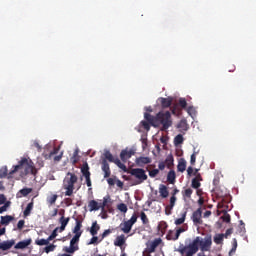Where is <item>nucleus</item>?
Returning a JSON list of instances; mask_svg holds the SVG:
<instances>
[{
    "label": "nucleus",
    "instance_id": "1",
    "mask_svg": "<svg viewBox=\"0 0 256 256\" xmlns=\"http://www.w3.org/2000/svg\"><path fill=\"white\" fill-rule=\"evenodd\" d=\"M213 240L211 236L205 237L204 240L200 236L196 237L189 245L180 244L177 251L182 256H193L199 251H210Z\"/></svg>",
    "mask_w": 256,
    "mask_h": 256
},
{
    "label": "nucleus",
    "instance_id": "2",
    "mask_svg": "<svg viewBox=\"0 0 256 256\" xmlns=\"http://www.w3.org/2000/svg\"><path fill=\"white\" fill-rule=\"evenodd\" d=\"M144 118L146 119V122L152 125V127H159V125H162L161 131H167V129L173 125V120H171V112L169 111H160L156 114V116H152L146 112L144 113Z\"/></svg>",
    "mask_w": 256,
    "mask_h": 256
},
{
    "label": "nucleus",
    "instance_id": "3",
    "mask_svg": "<svg viewBox=\"0 0 256 256\" xmlns=\"http://www.w3.org/2000/svg\"><path fill=\"white\" fill-rule=\"evenodd\" d=\"M21 169L24 170L22 172V176L24 177L27 175H33L35 177V175H37V168H35L33 161L27 158H21L18 165L13 166V169L9 172L8 179H13V175H15L17 171H21Z\"/></svg>",
    "mask_w": 256,
    "mask_h": 256
},
{
    "label": "nucleus",
    "instance_id": "4",
    "mask_svg": "<svg viewBox=\"0 0 256 256\" xmlns=\"http://www.w3.org/2000/svg\"><path fill=\"white\" fill-rule=\"evenodd\" d=\"M77 181H79V178L75 173L68 172L66 174L62 185L66 197H71L73 195V191H75V183H77Z\"/></svg>",
    "mask_w": 256,
    "mask_h": 256
},
{
    "label": "nucleus",
    "instance_id": "5",
    "mask_svg": "<svg viewBox=\"0 0 256 256\" xmlns=\"http://www.w3.org/2000/svg\"><path fill=\"white\" fill-rule=\"evenodd\" d=\"M128 174L135 177L134 185H141V183H145L148 179L147 173L142 168H132L128 171Z\"/></svg>",
    "mask_w": 256,
    "mask_h": 256
},
{
    "label": "nucleus",
    "instance_id": "6",
    "mask_svg": "<svg viewBox=\"0 0 256 256\" xmlns=\"http://www.w3.org/2000/svg\"><path fill=\"white\" fill-rule=\"evenodd\" d=\"M185 231H187V226L179 227L176 229V231L169 230L166 235V239L167 241H177V239H179V237L181 236V233H185Z\"/></svg>",
    "mask_w": 256,
    "mask_h": 256
},
{
    "label": "nucleus",
    "instance_id": "7",
    "mask_svg": "<svg viewBox=\"0 0 256 256\" xmlns=\"http://www.w3.org/2000/svg\"><path fill=\"white\" fill-rule=\"evenodd\" d=\"M191 219L194 225H203V210L201 207L192 213Z\"/></svg>",
    "mask_w": 256,
    "mask_h": 256
},
{
    "label": "nucleus",
    "instance_id": "8",
    "mask_svg": "<svg viewBox=\"0 0 256 256\" xmlns=\"http://www.w3.org/2000/svg\"><path fill=\"white\" fill-rule=\"evenodd\" d=\"M59 215H62L60 218H59V223H60V227H58L59 229V233H63V231L65 230V228L67 227V225H69V221H71V218L70 217H67L65 218V210H61L59 212Z\"/></svg>",
    "mask_w": 256,
    "mask_h": 256
},
{
    "label": "nucleus",
    "instance_id": "9",
    "mask_svg": "<svg viewBox=\"0 0 256 256\" xmlns=\"http://www.w3.org/2000/svg\"><path fill=\"white\" fill-rule=\"evenodd\" d=\"M101 165L104 173V179L111 177V168L109 167V162H107L106 159H102Z\"/></svg>",
    "mask_w": 256,
    "mask_h": 256
},
{
    "label": "nucleus",
    "instance_id": "10",
    "mask_svg": "<svg viewBox=\"0 0 256 256\" xmlns=\"http://www.w3.org/2000/svg\"><path fill=\"white\" fill-rule=\"evenodd\" d=\"M13 245H15L14 239L0 242V251H9Z\"/></svg>",
    "mask_w": 256,
    "mask_h": 256
},
{
    "label": "nucleus",
    "instance_id": "11",
    "mask_svg": "<svg viewBox=\"0 0 256 256\" xmlns=\"http://www.w3.org/2000/svg\"><path fill=\"white\" fill-rule=\"evenodd\" d=\"M135 155V151L133 150H122L120 153L121 161H127V159H131Z\"/></svg>",
    "mask_w": 256,
    "mask_h": 256
},
{
    "label": "nucleus",
    "instance_id": "12",
    "mask_svg": "<svg viewBox=\"0 0 256 256\" xmlns=\"http://www.w3.org/2000/svg\"><path fill=\"white\" fill-rule=\"evenodd\" d=\"M159 99H160L162 109H167V108L171 107V105L173 104V98L172 97H168V98L161 97Z\"/></svg>",
    "mask_w": 256,
    "mask_h": 256
},
{
    "label": "nucleus",
    "instance_id": "13",
    "mask_svg": "<svg viewBox=\"0 0 256 256\" xmlns=\"http://www.w3.org/2000/svg\"><path fill=\"white\" fill-rule=\"evenodd\" d=\"M32 241L33 240H31V238L20 241L14 246V249H27V247L31 245Z\"/></svg>",
    "mask_w": 256,
    "mask_h": 256
},
{
    "label": "nucleus",
    "instance_id": "14",
    "mask_svg": "<svg viewBox=\"0 0 256 256\" xmlns=\"http://www.w3.org/2000/svg\"><path fill=\"white\" fill-rule=\"evenodd\" d=\"M161 241H162L161 238H157L153 240L150 246L148 247V253H155V249H157V247L161 245Z\"/></svg>",
    "mask_w": 256,
    "mask_h": 256
},
{
    "label": "nucleus",
    "instance_id": "15",
    "mask_svg": "<svg viewBox=\"0 0 256 256\" xmlns=\"http://www.w3.org/2000/svg\"><path fill=\"white\" fill-rule=\"evenodd\" d=\"M151 163V158L150 157H139L136 159V165L138 167H143V165H149Z\"/></svg>",
    "mask_w": 256,
    "mask_h": 256
},
{
    "label": "nucleus",
    "instance_id": "16",
    "mask_svg": "<svg viewBox=\"0 0 256 256\" xmlns=\"http://www.w3.org/2000/svg\"><path fill=\"white\" fill-rule=\"evenodd\" d=\"M159 193L162 199H167V197H169V189L165 186V184L159 185Z\"/></svg>",
    "mask_w": 256,
    "mask_h": 256
},
{
    "label": "nucleus",
    "instance_id": "17",
    "mask_svg": "<svg viewBox=\"0 0 256 256\" xmlns=\"http://www.w3.org/2000/svg\"><path fill=\"white\" fill-rule=\"evenodd\" d=\"M120 229L123 231V233H131V229H133V226L130 224V222L127 220L124 223L120 224Z\"/></svg>",
    "mask_w": 256,
    "mask_h": 256
},
{
    "label": "nucleus",
    "instance_id": "18",
    "mask_svg": "<svg viewBox=\"0 0 256 256\" xmlns=\"http://www.w3.org/2000/svg\"><path fill=\"white\" fill-rule=\"evenodd\" d=\"M89 211H99V209H102L101 203H98L95 200H91L88 204Z\"/></svg>",
    "mask_w": 256,
    "mask_h": 256
},
{
    "label": "nucleus",
    "instance_id": "19",
    "mask_svg": "<svg viewBox=\"0 0 256 256\" xmlns=\"http://www.w3.org/2000/svg\"><path fill=\"white\" fill-rule=\"evenodd\" d=\"M187 219V210H183L180 213V218L176 219L174 221L175 225H183V223H185V220Z\"/></svg>",
    "mask_w": 256,
    "mask_h": 256
},
{
    "label": "nucleus",
    "instance_id": "20",
    "mask_svg": "<svg viewBox=\"0 0 256 256\" xmlns=\"http://www.w3.org/2000/svg\"><path fill=\"white\" fill-rule=\"evenodd\" d=\"M187 169V161L185 160V158H181L178 161V165H177V170L180 173H184V171Z\"/></svg>",
    "mask_w": 256,
    "mask_h": 256
},
{
    "label": "nucleus",
    "instance_id": "21",
    "mask_svg": "<svg viewBox=\"0 0 256 256\" xmlns=\"http://www.w3.org/2000/svg\"><path fill=\"white\" fill-rule=\"evenodd\" d=\"M125 235L121 234L120 236H117L115 241H114V245L115 247H123V245H125Z\"/></svg>",
    "mask_w": 256,
    "mask_h": 256
},
{
    "label": "nucleus",
    "instance_id": "22",
    "mask_svg": "<svg viewBox=\"0 0 256 256\" xmlns=\"http://www.w3.org/2000/svg\"><path fill=\"white\" fill-rule=\"evenodd\" d=\"M175 179H177V174L175 173V170H170L167 174V181L171 185L175 183Z\"/></svg>",
    "mask_w": 256,
    "mask_h": 256
},
{
    "label": "nucleus",
    "instance_id": "23",
    "mask_svg": "<svg viewBox=\"0 0 256 256\" xmlns=\"http://www.w3.org/2000/svg\"><path fill=\"white\" fill-rule=\"evenodd\" d=\"M13 219H15V218L11 215L1 216L0 223H1V225L7 226V225H9V223L11 221H13Z\"/></svg>",
    "mask_w": 256,
    "mask_h": 256
},
{
    "label": "nucleus",
    "instance_id": "24",
    "mask_svg": "<svg viewBox=\"0 0 256 256\" xmlns=\"http://www.w3.org/2000/svg\"><path fill=\"white\" fill-rule=\"evenodd\" d=\"M113 163H115V165H117V167H119V169H122V171H124V173H129V169L127 168V166L125 164H123L121 162V160H119V158H115V161Z\"/></svg>",
    "mask_w": 256,
    "mask_h": 256
},
{
    "label": "nucleus",
    "instance_id": "25",
    "mask_svg": "<svg viewBox=\"0 0 256 256\" xmlns=\"http://www.w3.org/2000/svg\"><path fill=\"white\" fill-rule=\"evenodd\" d=\"M99 229H101V226H99V224H97V221L92 223V226L90 228V233L93 237H95V235H97Z\"/></svg>",
    "mask_w": 256,
    "mask_h": 256
},
{
    "label": "nucleus",
    "instance_id": "26",
    "mask_svg": "<svg viewBox=\"0 0 256 256\" xmlns=\"http://www.w3.org/2000/svg\"><path fill=\"white\" fill-rule=\"evenodd\" d=\"M30 193H33V188H23L17 194V197H27Z\"/></svg>",
    "mask_w": 256,
    "mask_h": 256
},
{
    "label": "nucleus",
    "instance_id": "27",
    "mask_svg": "<svg viewBox=\"0 0 256 256\" xmlns=\"http://www.w3.org/2000/svg\"><path fill=\"white\" fill-rule=\"evenodd\" d=\"M167 227H169V225L167 224V222L161 221V222L158 224V231H160V233H161L162 235H165V231H167Z\"/></svg>",
    "mask_w": 256,
    "mask_h": 256
},
{
    "label": "nucleus",
    "instance_id": "28",
    "mask_svg": "<svg viewBox=\"0 0 256 256\" xmlns=\"http://www.w3.org/2000/svg\"><path fill=\"white\" fill-rule=\"evenodd\" d=\"M103 156L106 161H109L110 163H114L115 158L113 157V154H111V151L105 150Z\"/></svg>",
    "mask_w": 256,
    "mask_h": 256
},
{
    "label": "nucleus",
    "instance_id": "29",
    "mask_svg": "<svg viewBox=\"0 0 256 256\" xmlns=\"http://www.w3.org/2000/svg\"><path fill=\"white\" fill-rule=\"evenodd\" d=\"M31 211H33V200L26 206L23 212L24 217H29V215H31Z\"/></svg>",
    "mask_w": 256,
    "mask_h": 256
},
{
    "label": "nucleus",
    "instance_id": "30",
    "mask_svg": "<svg viewBox=\"0 0 256 256\" xmlns=\"http://www.w3.org/2000/svg\"><path fill=\"white\" fill-rule=\"evenodd\" d=\"M81 173L84 177H91V172L89 171V164H84L81 168Z\"/></svg>",
    "mask_w": 256,
    "mask_h": 256
},
{
    "label": "nucleus",
    "instance_id": "31",
    "mask_svg": "<svg viewBox=\"0 0 256 256\" xmlns=\"http://www.w3.org/2000/svg\"><path fill=\"white\" fill-rule=\"evenodd\" d=\"M193 195V189L187 188L182 191V197L184 199H191V196Z\"/></svg>",
    "mask_w": 256,
    "mask_h": 256
},
{
    "label": "nucleus",
    "instance_id": "32",
    "mask_svg": "<svg viewBox=\"0 0 256 256\" xmlns=\"http://www.w3.org/2000/svg\"><path fill=\"white\" fill-rule=\"evenodd\" d=\"M223 239H225V234H216L214 236V243H216V245H221Z\"/></svg>",
    "mask_w": 256,
    "mask_h": 256
},
{
    "label": "nucleus",
    "instance_id": "33",
    "mask_svg": "<svg viewBox=\"0 0 256 256\" xmlns=\"http://www.w3.org/2000/svg\"><path fill=\"white\" fill-rule=\"evenodd\" d=\"M173 162H174L173 155H169L166 157L164 163L168 169H171V167H173Z\"/></svg>",
    "mask_w": 256,
    "mask_h": 256
},
{
    "label": "nucleus",
    "instance_id": "34",
    "mask_svg": "<svg viewBox=\"0 0 256 256\" xmlns=\"http://www.w3.org/2000/svg\"><path fill=\"white\" fill-rule=\"evenodd\" d=\"M183 141H185V139L183 138V135L178 134L175 138H174V145L177 147L179 145H182Z\"/></svg>",
    "mask_w": 256,
    "mask_h": 256
},
{
    "label": "nucleus",
    "instance_id": "35",
    "mask_svg": "<svg viewBox=\"0 0 256 256\" xmlns=\"http://www.w3.org/2000/svg\"><path fill=\"white\" fill-rule=\"evenodd\" d=\"M73 165H76V163H79V150H75L73 153V156L70 158Z\"/></svg>",
    "mask_w": 256,
    "mask_h": 256
},
{
    "label": "nucleus",
    "instance_id": "36",
    "mask_svg": "<svg viewBox=\"0 0 256 256\" xmlns=\"http://www.w3.org/2000/svg\"><path fill=\"white\" fill-rule=\"evenodd\" d=\"M4 177H7L9 179V173L7 170V166L0 168V179H4Z\"/></svg>",
    "mask_w": 256,
    "mask_h": 256
},
{
    "label": "nucleus",
    "instance_id": "37",
    "mask_svg": "<svg viewBox=\"0 0 256 256\" xmlns=\"http://www.w3.org/2000/svg\"><path fill=\"white\" fill-rule=\"evenodd\" d=\"M197 155H199V150L194 149L193 154L190 157V164L191 165H195V163L197 161Z\"/></svg>",
    "mask_w": 256,
    "mask_h": 256
},
{
    "label": "nucleus",
    "instance_id": "38",
    "mask_svg": "<svg viewBox=\"0 0 256 256\" xmlns=\"http://www.w3.org/2000/svg\"><path fill=\"white\" fill-rule=\"evenodd\" d=\"M35 243L37 244V245H39L40 247H42L43 245H49V238H47V239H37L36 241H35Z\"/></svg>",
    "mask_w": 256,
    "mask_h": 256
},
{
    "label": "nucleus",
    "instance_id": "39",
    "mask_svg": "<svg viewBox=\"0 0 256 256\" xmlns=\"http://www.w3.org/2000/svg\"><path fill=\"white\" fill-rule=\"evenodd\" d=\"M178 129H182V131H187V121L186 120H181L178 125Z\"/></svg>",
    "mask_w": 256,
    "mask_h": 256
},
{
    "label": "nucleus",
    "instance_id": "40",
    "mask_svg": "<svg viewBox=\"0 0 256 256\" xmlns=\"http://www.w3.org/2000/svg\"><path fill=\"white\" fill-rule=\"evenodd\" d=\"M117 209H118V211H121V213H127V211H128L127 204H125V203L118 204Z\"/></svg>",
    "mask_w": 256,
    "mask_h": 256
},
{
    "label": "nucleus",
    "instance_id": "41",
    "mask_svg": "<svg viewBox=\"0 0 256 256\" xmlns=\"http://www.w3.org/2000/svg\"><path fill=\"white\" fill-rule=\"evenodd\" d=\"M140 219L143 225H149V218H147V214H145V212H141Z\"/></svg>",
    "mask_w": 256,
    "mask_h": 256
},
{
    "label": "nucleus",
    "instance_id": "42",
    "mask_svg": "<svg viewBox=\"0 0 256 256\" xmlns=\"http://www.w3.org/2000/svg\"><path fill=\"white\" fill-rule=\"evenodd\" d=\"M77 249H79V247L74 246V245H70V247H65L64 251L66 253H75V251H77Z\"/></svg>",
    "mask_w": 256,
    "mask_h": 256
},
{
    "label": "nucleus",
    "instance_id": "43",
    "mask_svg": "<svg viewBox=\"0 0 256 256\" xmlns=\"http://www.w3.org/2000/svg\"><path fill=\"white\" fill-rule=\"evenodd\" d=\"M58 197L59 196H57V194H53L50 197H48L47 201L50 205H55Z\"/></svg>",
    "mask_w": 256,
    "mask_h": 256
},
{
    "label": "nucleus",
    "instance_id": "44",
    "mask_svg": "<svg viewBox=\"0 0 256 256\" xmlns=\"http://www.w3.org/2000/svg\"><path fill=\"white\" fill-rule=\"evenodd\" d=\"M9 207H11V201H6V203H4L2 207H0V214L5 213V211H7Z\"/></svg>",
    "mask_w": 256,
    "mask_h": 256
},
{
    "label": "nucleus",
    "instance_id": "45",
    "mask_svg": "<svg viewBox=\"0 0 256 256\" xmlns=\"http://www.w3.org/2000/svg\"><path fill=\"white\" fill-rule=\"evenodd\" d=\"M191 187H192V189H199V187H201V182L199 180H195V178H193Z\"/></svg>",
    "mask_w": 256,
    "mask_h": 256
},
{
    "label": "nucleus",
    "instance_id": "46",
    "mask_svg": "<svg viewBox=\"0 0 256 256\" xmlns=\"http://www.w3.org/2000/svg\"><path fill=\"white\" fill-rule=\"evenodd\" d=\"M80 238H81V234H75L73 236V238L71 239V241H70V245H74L75 246L76 243H79V239Z\"/></svg>",
    "mask_w": 256,
    "mask_h": 256
},
{
    "label": "nucleus",
    "instance_id": "47",
    "mask_svg": "<svg viewBox=\"0 0 256 256\" xmlns=\"http://www.w3.org/2000/svg\"><path fill=\"white\" fill-rule=\"evenodd\" d=\"M175 203H177V196H171L170 197V202L168 204L170 209H173L175 207Z\"/></svg>",
    "mask_w": 256,
    "mask_h": 256
},
{
    "label": "nucleus",
    "instance_id": "48",
    "mask_svg": "<svg viewBox=\"0 0 256 256\" xmlns=\"http://www.w3.org/2000/svg\"><path fill=\"white\" fill-rule=\"evenodd\" d=\"M111 201V197L110 196H106L103 198V202H100V205L102 207V209H105V207H107V203Z\"/></svg>",
    "mask_w": 256,
    "mask_h": 256
},
{
    "label": "nucleus",
    "instance_id": "49",
    "mask_svg": "<svg viewBox=\"0 0 256 256\" xmlns=\"http://www.w3.org/2000/svg\"><path fill=\"white\" fill-rule=\"evenodd\" d=\"M222 221L225 223H231V215L229 213L225 212L223 216H221Z\"/></svg>",
    "mask_w": 256,
    "mask_h": 256
},
{
    "label": "nucleus",
    "instance_id": "50",
    "mask_svg": "<svg viewBox=\"0 0 256 256\" xmlns=\"http://www.w3.org/2000/svg\"><path fill=\"white\" fill-rule=\"evenodd\" d=\"M55 247H57V246H55L54 244H50L44 248V251H45V253H51V252L55 251Z\"/></svg>",
    "mask_w": 256,
    "mask_h": 256
},
{
    "label": "nucleus",
    "instance_id": "51",
    "mask_svg": "<svg viewBox=\"0 0 256 256\" xmlns=\"http://www.w3.org/2000/svg\"><path fill=\"white\" fill-rule=\"evenodd\" d=\"M59 231V227H56L53 232L51 233V235L48 237V241H53V239H55V237H57V232Z\"/></svg>",
    "mask_w": 256,
    "mask_h": 256
},
{
    "label": "nucleus",
    "instance_id": "52",
    "mask_svg": "<svg viewBox=\"0 0 256 256\" xmlns=\"http://www.w3.org/2000/svg\"><path fill=\"white\" fill-rule=\"evenodd\" d=\"M141 125L143 127V129H145V131H149L151 129V123L143 120L141 121Z\"/></svg>",
    "mask_w": 256,
    "mask_h": 256
},
{
    "label": "nucleus",
    "instance_id": "53",
    "mask_svg": "<svg viewBox=\"0 0 256 256\" xmlns=\"http://www.w3.org/2000/svg\"><path fill=\"white\" fill-rule=\"evenodd\" d=\"M138 217H139V216H137V214L134 213V214L131 216V218L128 220L132 227H133L134 224L137 223Z\"/></svg>",
    "mask_w": 256,
    "mask_h": 256
},
{
    "label": "nucleus",
    "instance_id": "54",
    "mask_svg": "<svg viewBox=\"0 0 256 256\" xmlns=\"http://www.w3.org/2000/svg\"><path fill=\"white\" fill-rule=\"evenodd\" d=\"M179 105L182 107V109H185L187 107V100L185 98H180Z\"/></svg>",
    "mask_w": 256,
    "mask_h": 256
},
{
    "label": "nucleus",
    "instance_id": "55",
    "mask_svg": "<svg viewBox=\"0 0 256 256\" xmlns=\"http://www.w3.org/2000/svg\"><path fill=\"white\" fill-rule=\"evenodd\" d=\"M240 225H239V233H245V223L243 222V220L239 221Z\"/></svg>",
    "mask_w": 256,
    "mask_h": 256
},
{
    "label": "nucleus",
    "instance_id": "56",
    "mask_svg": "<svg viewBox=\"0 0 256 256\" xmlns=\"http://www.w3.org/2000/svg\"><path fill=\"white\" fill-rule=\"evenodd\" d=\"M156 175H159V169H153L149 171V177L155 178Z\"/></svg>",
    "mask_w": 256,
    "mask_h": 256
},
{
    "label": "nucleus",
    "instance_id": "57",
    "mask_svg": "<svg viewBox=\"0 0 256 256\" xmlns=\"http://www.w3.org/2000/svg\"><path fill=\"white\" fill-rule=\"evenodd\" d=\"M23 227H25V220H19L17 223V229H19V231H21V229H23Z\"/></svg>",
    "mask_w": 256,
    "mask_h": 256
},
{
    "label": "nucleus",
    "instance_id": "58",
    "mask_svg": "<svg viewBox=\"0 0 256 256\" xmlns=\"http://www.w3.org/2000/svg\"><path fill=\"white\" fill-rule=\"evenodd\" d=\"M73 233H74V235H79V234H80V236L83 235V231H81V228H79L77 226L74 227Z\"/></svg>",
    "mask_w": 256,
    "mask_h": 256
},
{
    "label": "nucleus",
    "instance_id": "59",
    "mask_svg": "<svg viewBox=\"0 0 256 256\" xmlns=\"http://www.w3.org/2000/svg\"><path fill=\"white\" fill-rule=\"evenodd\" d=\"M113 233V230L107 229L102 233V239H105V237H108V235H111Z\"/></svg>",
    "mask_w": 256,
    "mask_h": 256
},
{
    "label": "nucleus",
    "instance_id": "60",
    "mask_svg": "<svg viewBox=\"0 0 256 256\" xmlns=\"http://www.w3.org/2000/svg\"><path fill=\"white\" fill-rule=\"evenodd\" d=\"M173 213V208L171 206H166L165 207V215H171Z\"/></svg>",
    "mask_w": 256,
    "mask_h": 256
},
{
    "label": "nucleus",
    "instance_id": "61",
    "mask_svg": "<svg viewBox=\"0 0 256 256\" xmlns=\"http://www.w3.org/2000/svg\"><path fill=\"white\" fill-rule=\"evenodd\" d=\"M4 203H7V197L4 194H0V205H4Z\"/></svg>",
    "mask_w": 256,
    "mask_h": 256
},
{
    "label": "nucleus",
    "instance_id": "62",
    "mask_svg": "<svg viewBox=\"0 0 256 256\" xmlns=\"http://www.w3.org/2000/svg\"><path fill=\"white\" fill-rule=\"evenodd\" d=\"M57 153H59V148H54L53 151L49 153V159H51L53 155H57Z\"/></svg>",
    "mask_w": 256,
    "mask_h": 256
},
{
    "label": "nucleus",
    "instance_id": "63",
    "mask_svg": "<svg viewBox=\"0 0 256 256\" xmlns=\"http://www.w3.org/2000/svg\"><path fill=\"white\" fill-rule=\"evenodd\" d=\"M232 234H233V228L227 229L226 232H225V234H224L225 239H227V237H228L229 235H232Z\"/></svg>",
    "mask_w": 256,
    "mask_h": 256
},
{
    "label": "nucleus",
    "instance_id": "64",
    "mask_svg": "<svg viewBox=\"0 0 256 256\" xmlns=\"http://www.w3.org/2000/svg\"><path fill=\"white\" fill-rule=\"evenodd\" d=\"M85 179H86L87 187H91V185H92V183H91V176H86Z\"/></svg>",
    "mask_w": 256,
    "mask_h": 256
}]
</instances>
